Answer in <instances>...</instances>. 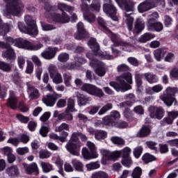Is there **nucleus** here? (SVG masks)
<instances>
[{
    "mask_svg": "<svg viewBox=\"0 0 178 178\" xmlns=\"http://www.w3.org/2000/svg\"><path fill=\"white\" fill-rule=\"evenodd\" d=\"M97 22L99 26H101L103 28L105 33L109 34L111 41H113L114 44H118V45L124 44V42H120V40H119V35L112 33L111 31H109V29H108V28H106V22H105L102 17H99L97 19Z\"/></svg>",
    "mask_w": 178,
    "mask_h": 178,
    "instance_id": "nucleus-11",
    "label": "nucleus"
},
{
    "mask_svg": "<svg viewBox=\"0 0 178 178\" xmlns=\"http://www.w3.org/2000/svg\"><path fill=\"white\" fill-rule=\"evenodd\" d=\"M142 159L145 162V163H149V162H154V161H156V157L148 153H146L145 155L143 156Z\"/></svg>",
    "mask_w": 178,
    "mask_h": 178,
    "instance_id": "nucleus-47",
    "label": "nucleus"
},
{
    "mask_svg": "<svg viewBox=\"0 0 178 178\" xmlns=\"http://www.w3.org/2000/svg\"><path fill=\"white\" fill-rule=\"evenodd\" d=\"M40 166L44 173H49V172H52V170H54V166L49 163L42 161L40 162Z\"/></svg>",
    "mask_w": 178,
    "mask_h": 178,
    "instance_id": "nucleus-39",
    "label": "nucleus"
},
{
    "mask_svg": "<svg viewBox=\"0 0 178 178\" xmlns=\"http://www.w3.org/2000/svg\"><path fill=\"white\" fill-rule=\"evenodd\" d=\"M61 97L62 95L54 92L53 95H47L46 97L43 98L42 102L47 106H54V105H55V102H56V99Z\"/></svg>",
    "mask_w": 178,
    "mask_h": 178,
    "instance_id": "nucleus-22",
    "label": "nucleus"
},
{
    "mask_svg": "<svg viewBox=\"0 0 178 178\" xmlns=\"http://www.w3.org/2000/svg\"><path fill=\"white\" fill-rule=\"evenodd\" d=\"M143 76L145 79L147 80V81L149 83V84H154L159 81V79L158 78V76H156V75L153 74L152 73H149V72L145 73L143 74Z\"/></svg>",
    "mask_w": 178,
    "mask_h": 178,
    "instance_id": "nucleus-32",
    "label": "nucleus"
},
{
    "mask_svg": "<svg viewBox=\"0 0 178 178\" xmlns=\"http://www.w3.org/2000/svg\"><path fill=\"white\" fill-rule=\"evenodd\" d=\"M11 80L16 86H20L22 84V80L20 79V76L19 75V72L15 71L14 74L11 76Z\"/></svg>",
    "mask_w": 178,
    "mask_h": 178,
    "instance_id": "nucleus-45",
    "label": "nucleus"
},
{
    "mask_svg": "<svg viewBox=\"0 0 178 178\" xmlns=\"http://www.w3.org/2000/svg\"><path fill=\"white\" fill-rule=\"evenodd\" d=\"M58 51L59 49L50 46L47 47L43 52H42L40 55L43 59L51 60V59H54V58L56 56V52Z\"/></svg>",
    "mask_w": 178,
    "mask_h": 178,
    "instance_id": "nucleus-16",
    "label": "nucleus"
},
{
    "mask_svg": "<svg viewBox=\"0 0 178 178\" xmlns=\"http://www.w3.org/2000/svg\"><path fill=\"white\" fill-rule=\"evenodd\" d=\"M100 166L101 165H99L98 161L90 162L86 165V168L89 172L91 170H95V169H99Z\"/></svg>",
    "mask_w": 178,
    "mask_h": 178,
    "instance_id": "nucleus-43",
    "label": "nucleus"
},
{
    "mask_svg": "<svg viewBox=\"0 0 178 178\" xmlns=\"http://www.w3.org/2000/svg\"><path fill=\"white\" fill-rule=\"evenodd\" d=\"M64 84L66 87H70L72 84V76L67 74H63Z\"/></svg>",
    "mask_w": 178,
    "mask_h": 178,
    "instance_id": "nucleus-58",
    "label": "nucleus"
},
{
    "mask_svg": "<svg viewBox=\"0 0 178 178\" xmlns=\"http://www.w3.org/2000/svg\"><path fill=\"white\" fill-rule=\"evenodd\" d=\"M99 151L103 156L102 160L103 165H106V163H108L107 161H115V159H116V155H118L116 151L111 152L105 149H100Z\"/></svg>",
    "mask_w": 178,
    "mask_h": 178,
    "instance_id": "nucleus-15",
    "label": "nucleus"
},
{
    "mask_svg": "<svg viewBox=\"0 0 178 178\" xmlns=\"http://www.w3.org/2000/svg\"><path fill=\"white\" fill-rule=\"evenodd\" d=\"M53 161L54 163L56 165L57 168H58V172L61 175V176H65V174H63V161L60 159V157L58 155H54L53 157Z\"/></svg>",
    "mask_w": 178,
    "mask_h": 178,
    "instance_id": "nucleus-26",
    "label": "nucleus"
},
{
    "mask_svg": "<svg viewBox=\"0 0 178 178\" xmlns=\"http://www.w3.org/2000/svg\"><path fill=\"white\" fill-rule=\"evenodd\" d=\"M10 65L2 61H0V70L3 72H10L11 70Z\"/></svg>",
    "mask_w": 178,
    "mask_h": 178,
    "instance_id": "nucleus-61",
    "label": "nucleus"
},
{
    "mask_svg": "<svg viewBox=\"0 0 178 178\" xmlns=\"http://www.w3.org/2000/svg\"><path fill=\"white\" fill-rule=\"evenodd\" d=\"M76 95L79 106H84L91 101V97L81 94L80 92H76Z\"/></svg>",
    "mask_w": 178,
    "mask_h": 178,
    "instance_id": "nucleus-24",
    "label": "nucleus"
},
{
    "mask_svg": "<svg viewBox=\"0 0 178 178\" xmlns=\"http://www.w3.org/2000/svg\"><path fill=\"white\" fill-rule=\"evenodd\" d=\"M58 9L60 10L62 13V15L59 14H53L51 15V19L53 20V22H56V23H69V20H70V17L69 15L65 13V10L66 12H68L69 13L74 12V7L69 6L65 3H58Z\"/></svg>",
    "mask_w": 178,
    "mask_h": 178,
    "instance_id": "nucleus-3",
    "label": "nucleus"
},
{
    "mask_svg": "<svg viewBox=\"0 0 178 178\" xmlns=\"http://www.w3.org/2000/svg\"><path fill=\"white\" fill-rule=\"evenodd\" d=\"M115 152L118 154L115 155L116 159L120 158V156H122V158H128L130 157V154H131V149L129 147H125L121 150H116Z\"/></svg>",
    "mask_w": 178,
    "mask_h": 178,
    "instance_id": "nucleus-27",
    "label": "nucleus"
},
{
    "mask_svg": "<svg viewBox=\"0 0 178 178\" xmlns=\"http://www.w3.org/2000/svg\"><path fill=\"white\" fill-rule=\"evenodd\" d=\"M151 133V129L149 126L144 125L137 134L138 137H146Z\"/></svg>",
    "mask_w": 178,
    "mask_h": 178,
    "instance_id": "nucleus-38",
    "label": "nucleus"
},
{
    "mask_svg": "<svg viewBox=\"0 0 178 178\" xmlns=\"http://www.w3.org/2000/svg\"><path fill=\"white\" fill-rule=\"evenodd\" d=\"M82 155L85 159H95L98 156V153L97 152H91L90 153L87 147H83Z\"/></svg>",
    "mask_w": 178,
    "mask_h": 178,
    "instance_id": "nucleus-30",
    "label": "nucleus"
},
{
    "mask_svg": "<svg viewBox=\"0 0 178 178\" xmlns=\"http://www.w3.org/2000/svg\"><path fill=\"white\" fill-rule=\"evenodd\" d=\"M108 137V133L105 131H97L95 134V138L96 140H98L99 141L101 140H105Z\"/></svg>",
    "mask_w": 178,
    "mask_h": 178,
    "instance_id": "nucleus-42",
    "label": "nucleus"
},
{
    "mask_svg": "<svg viewBox=\"0 0 178 178\" xmlns=\"http://www.w3.org/2000/svg\"><path fill=\"white\" fill-rule=\"evenodd\" d=\"M90 9L99 12V9H101V1L99 0H92Z\"/></svg>",
    "mask_w": 178,
    "mask_h": 178,
    "instance_id": "nucleus-49",
    "label": "nucleus"
},
{
    "mask_svg": "<svg viewBox=\"0 0 178 178\" xmlns=\"http://www.w3.org/2000/svg\"><path fill=\"white\" fill-rule=\"evenodd\" d=\"M59 62H67L69 60V54L67 53H61L58 56Z\"/></svg>",
    "mask_w": 178,
    "mask_h": 178,
    "instance_id": "nucleus-64",
    "label": "nucleus"
},
{
    "mask_svg": "<svg viewBox=\"0 0 178 178\" xmlns=\"http://www.w3.org/2000/svg\"><path fill=\"white\" fill-rule=\"evenodd\" d=\"M154 38L155 35L149 33H145L139 38L138 42H141L142 44H145V42L150 41V40H152V38Z\"/></svg>",
    "mask_w": 178,
    "mask_h": 178,
    "instance_id": "nucleus-34",
    "label": "nucleus"
},
{
    "mask_svg": "<svg viewBox=\"0 0 178 178\" xmlns=\"http://www.w3.org/2000/svg\"><path fill=\"white\" fill-rule=\"evenodd\" d=\"M79 137L82 141H87V136L80 132L72 133L71 140L66 145V149L70 154L79 156L80 155V148L81 143L79 140Z\"/></svg>",
    "mask_w": 178,
    "mask_h": 178,
    "instance_id": "nucleus-2",
    "label": "nucleus"
},
{
    "mask_svg": "<svg viewBox=\"0 0 178 178\" xmlns=\"http://www.w3.org/2000/svg\"><path fill=\"white\" fill-rule=\"evenodd\" d=\"M29 149L27 147H18L16 149V152L18 155H26V154H29Z\"/></svg>",
    "mask_w": 178,
    "mask_h": 178,
    "instance_id": "nucleus-62",
    "label": "nucleus"
},
{
    "mask_svg": "<svg viewBox=\"0 0 178 178\" xmlns=\"http://www.w3.org/2000/svg\"><path fill=\"white\" fill-rule=\"evenodd\" d=\"M5 41L7 45H31L30 41L24 40L23 38L13 39L12 37H6Z\"/></svg>",
    "mask_w": 178,
    "mask_h": 178,
    "instance_id": "nucleus-20",
    "label": "nucleus"
},
{
    "mask_svg": "<svg viewBox=\"0 0 178 178\" xmlns=\"http://www.w3.org/2000/svg\"><path fill=\"white\" fill-rule=\"evenodd\" d=\"M91 178H109V175L104 171H97L92 174Z\"/></svg>",
    "mask_w": 178,
    "mask_h": 178,
    "instance_id": "nucleus-46",
    "label": "nucleus"
},
{
    "mask_svg": "<svg viewBox=\"0 0 178 178\" xmlns=\"http://www.w3.org/2000/svg\"><path fill=\"white\" fill-rule=\"evenodd\" d=\"M67 111H70V112H74V99L70 98L68 99L67 108Z\"/></svg>",
    "mask_w": 178,
    "mask_h": 178,
    "instance_id": "nucleus-63",
    "label": "nucleus"
},
{
    "mask_svg": "<svg viewBox=\"0 0 178 178\" xmlns=\"http://www.w3.org/2000/svg\"><path fill=\"white\" fill-rule=\"evenodd\" d=\"M111 141L113 143V144H115L116 145L121 147H123V145L125 144L124 140L118 136L111 137Z\"/></svg>",
    "mask_w": 178,
    "mask_h": 178,
    "instance_id": "nucleus-44",
    "label": "nucleus"
},
{
    "mask_svg": "<svg viewBox=\"0 0 178 178\" xmlns=\"http://www.w3.org/2000/svg\"><path fill=\"white\" fill-rule=\"evenodd\" d=\"M145 28V24L144 22V20L143 19L138 18L136 19L134 30L135 32H136L137 34L138 33H141L143 30Z\"/></svg>",
    "mask_w": 178,
    "mask_h": 178,
    "instance_id": "nucleus-31",
    "label": "nucleus"
},
{
    "mask_svg": "<svg viewBox=\"0 0 178 178\" xmlns=\"http://www.w3.org/2000/svg\"><path fill=\"white\" fill-rule=\"evenodd\" d=\"M91 49H92L93 52L96 54L94 55L92 53H88L90 54L93 56L94 60H97L96 58L99 56V58H101V59H106L107 60H112L113 59V56L110 55L109 54L106 52H102L99 51V46L98 45H92L90 46Z\"/></svg>",
    "mask_w": 178,
    "mask_h": 178,
    "instance_id": "nucleus-12",
    "label": "nucleus"
},
{
    "mask_svg": "<svg viewBox=\"0 0 178 178\" xmlns=\"http://www.w3.org/2000/svg\"><path fill=\"white\" fill-rule=\"evenodd\" d=\"M39 156L40 159H47V158H49L51 156V153L48 152V150H40L39 152Z\"/></svg>",
    "mask_w": 178,
    "mask_h": 178,
    "instance_id": "nucleus-59",
    "label": "nucleus"
},
{
    "mask_svg": "<svg viewBox=\"0 0 178 178\" xmlns=\"http://www.w3.org/2000/svg\"><path fill=\"white\" fill-rule=\"evenodd\" d=\"M51 79L53 80V83L55 84H60V83H63V79L62 78V75L59 72H56V74H53V75L50 76Z\"/></svg>",
    "mask_w": 178,
    "mask_h": 178,
    "instance_id": "nucleus-40",
    "label": "nucleus"
},
{
    "mask_svg": "<svg viewBox=\"0 0 178 178\" xmlns=\"http://www.w3.org/2000/svg\"><path fill=\"white\" fill-rule=\"evenodd\" d=\"M102 123L105 126H115V122H112V118L109 116H106L102 120Z\"/></svg>",
    "mask_w": 178,
    "mask_h": 178,
    "instance_id": "nucleus-56",
    "label": "nucleus"
},
{
    "mask_svg": "<svg viewBox=\"0 0 178 178\" xmlns=\"http://www.w3.org/2000/svg\"><path fill=\"white\" fill-rule=\"evenodd\" d=\"M8 105L11 109H16L17 108V97L15 95L13 90L10 91V97L8 100Z\"/></svg>",
    "mask_w": 178,
    "mask_h": 178,
    "instance_id": "nucleus-25",
    "label": "nucleus"
},
{
    "mask_svg": "<svg viewBox=\"0 0 178 178\" xmlns=\"http://www.w3.org/2000/svg\"><path fill=\"white\" fill-rule=\"evenodd\" d=\"M63 130H66L67 131H69V124L66 123H62L60 126L56 127L55 128V131L58 133H60V131H63Z\"/></svg>",
    "mask_w": 178,
    "mask_h": 178,
    "instance_id": "nucleus-54",
    "label": "nucleus"
},
{
    "mask_svg": "<svg viewBox=\"0 0 178 178\" xmlns=\"http://www.w3.org/2000/svg\"><path fill=\"white\" fill-rule=\"evenodd\" d=\"M165 55H166V50L165 49H158L154 52V58L157 62H161L165 57Z\"/></svg>",
    "mask_w": 178,
    "mask_h": 178,
    "instance_id": "nucleus-33",
    "label": "nucleus"
},
{
    "mask_svg": "<svg viewBox=\"0 0 178 178\" xmlns=\"http://www.w3.org/2000/svg\"><path fill=\"white\" fill-rule=\"evenodd\" d=\"M25 23L27 27L23 25L22 22H18V29L21 33H25L32 37H37L38 35V28H37V24L33 19V17L30 15H26L24 17Z\"/></svg>",
    "mask_w": 178,
    "mask_h": 178,
    "instance_id": "nucleus-5",
    "label": "nucleus"
},
{
    "mask_svg": "<svg viewBox=\"0 0 178 178\" xmlns=\"http://www.w3.org/2000/svg\"><path fill=\"white\" fill-rule=\"evenodd\" d=\"M159 19V14L158 13H153L147 16V27L151 29L154 23H156V20Z\"/></svg>",
    "mask_w": 178,
    "mask_h": 178,
    "instance_id": "nucleus-28",
    "label": "nucleus"
},
{
    "mask_svg": "<svg viewBox=\"0 0 178 178\" xmlns=\"http://www.w3.org/2000/svg\"><path fill=\"white\" fill-rule=\"evenodd\" d=\"M143 76H144V74L136 73L135 75L136 86L138 88L143 86Z\"/></svg>",
    "mask_w": 178,
    "mask_h": 178,
    "instance_id": "nucleus-52",
    "label": "nucleus"
},
{
    "mask_svg": "<svg viewBox=\"0 0 178 178\" xmlns=\"http://www.w3.org/2000/svg\"><path fill=\"white\" fill-rule=\"evenodd\" d=\"M26 86L29 99H38V98H40L41 95V94L40 93V90L34 87V86L31 84V82L26 83Z\"/></svg>",
    "mask_w": 178,
    "mask_h": 178,
    "instance_id": "nucleus-18",
    "label": "nucleus"
},
{
    "mask_svg": "<svg viewBox=\"0 0 178 178\" xmlns=\"http://www.w3.org/2000/svg\"><path fill=\"white\" fill-rule=\"evenodd\" d=\"M17 47L20 49H26V51H39L42 48L41 45H17Z\"/></svg>",
    "mask_w": 178,
    "mask_h": 178,
    "instance_id": "nucleus-36",
    "label": "nucleus"
},
{
    "mask_svg": "<svg viewBox=\"0 0 178 178\" xmlns=\"http://www.w3.org/2000/svg\"><path fill=\"white\" fill-rule=\"evenodd\" d=\"M22 166L24 167V172L26 175H33V173H35L36 176L40 175V169L36 163H31V164L24 163Z\"/></svg>",
    "mask_w": 178,
    "mask_h": 178,
    "instance_id": "nucleus-19",
    "label": "nucleus"
},
{
    "mask_svg": "<svg viewBox=\"0 0 178 178\" xmlns=\"http://www.w3.org/2000/svg\"><path fill=\"white\" fill-rule=\"evenodd\" d=\"M77 27V33L74 34V38L76 40H84V38H87L89 37L90 34L86 29L84 28V24L80 22L76 25Z\"/></svg>",
    "mask_w": 178,
    "mask_h": 178,
    "instance_id": "nucleus-17",
    "label": "nucleus"
},
{
    "mask_svg": "<svg viewBox=\"0 0 178 178\" xmlns=\"http://www.w3.org/2000/svg\"><path fill=\"white\" fill-rule=\"evenodd\" d=\"M112 108H113L112 104L108 103L99 110V111L98 112V115H105V113H106L108 111H111Z\"/></svg>",
    "mask_w": 178,
    "mask_h": 178,
    "instance_id": "nucleus-48",
    "label": "nucleus"
},
{
    "mask_svg": "<svg viewBox=\"0 0 178 178\" xmlns=\"http://www.w3.org/2000/svg\"><path fill=\"white\" fill-rule=\"evenodd\" d=\"M86 56L90 60V66L92 67H97L96 70H95L96 74L100 76L101 77L105 76L106 73L105 64H104L102 62L94 60V56H92V55H91L90 54H87Z\"/></svg>",
    "mask_w": 178,
    "mask_h": 178,
    "instance_id": "nucleus-8",
    "label": "nucleus"
},
{
    "mask_svg": "<svg viewBox=\"0 0 178 178\" xmlns=\"http://www.w3.org/2000/svg\"><path fill=\"white\" fill-rule=\"evenodd\" d=\"M116 3L119 6H122L127 13H125L126 23L128 26V29L129 31L133 29V22H134V18L131 17V13H128L129 12H133L134 10V5L136 3L133 0H115Z\"/></svg>",
    "mask_w": 178,
    "mask_h": 178,
    "instance_id": "nucleus-6",
    "label": "nucleus"
},
{
    "mask_svg": "<svg viewBox=\"0 0 178 178\" xmlns=\"http://www.w3.org/2000/svg\"><path fill=\"white\" fill-rule=\"evenodd\" d=\"M34 72V64L31 61H28L26 64V68L25 70V73L26 74H31Z\"/></svg>",
    "mask_w": 178,
    "mask_h": 178,
    "instance_id": "nucleus-53",
    "label": "nucleus"
},
{
    "mask_svg": "<svg viewBox=\"0 0 178 178\" xmlns=\"http://www.w3.org/2000/svg\"><path fill=\"white\" fill-rule=\"evenodd\" d=\"M67 49L69 51H73L74 52H76V54H79V52H83V47L80 46H76V47H74L73 45L67 46Z\"/></svg>",
    "mask_w": 178,
    "mask_h": 178,
    "instance_id": "nucleus-55",
    "label": "nucleus"
},
{
    "mask_svg": "<svg viewBox=\"0 0 178 178\" xmlns=\"http://www.w3.org/2000/svg\"><path fill=\"white\" fill-rule=\"evenodd\" d=\"M104 2L106 3L103 5L104 12L106 15H108L111 18H112L114 22H118V17H116L118 9H116V7H115L113 3H112V0H104Z\"/></svg>",
    "mask_w": 178,
    "mask_h": 178,
    "instance_id": "nucleus-9",
    "label": "nucleus"
},
{
    "mask_svg": "<svg viewBox=\"0 0 178 178\" xmlns=\"http://www.w3.org/2000/svg\"><path fill=\"white\" fill-rule=\"evenodd\" d=\"M116 80L118 83H109V86L113 87L115 91L125 92V91L131 90V86H130V84L133 83V76H131V73L127 72L122 74L121 76H118Z\"/></svg>",
    "mask_w": 178,
    "mask_h": 178,
    "instance_id": "nucleus-1",
    "label": "nucleus"
},
{
    "mask_svg": "<svg viewBox=\"0 0 178 178\" xmlns=\"http://www.w3.org/2000/svg\"><path fill=\"white\" fill-rule=\"evenodd\" d=\"M6 172L11 177H17L20 175V171L17 165H11L6 168Z\"/></svg>",
    "mask_w": 178,
    "mask_h": 178,
    "instance_id": "nucleus-29",
    "label": "nucleus"
},
{
    "mask_svg": "<svg viewBox=\"0 0 178 178\" xmlns=\"http://www.w3.org/2000/svg\"><path fill=\"white\" fill-rule=\"evenodd\" d=\"M2 48L6 49L5 51L3 52L2 56L3 58H6L7 60H15L16 59V53H15V50L10 47L8 45L1 46Z\"/></svg>",
    "mask_w": 178,
    "mask_h": 178,
    "instance_id": "nucleus-23",
    "label": "nucleus"
},
{
    "mask_svg": "<svg viewBox=\"0 0 178 178\" xmlns=\"http://www.w3.org/2000/svg\"><path fill=\"white\" fill-rule=\"evenodd\" d=\"M49 127L42 125L40 129V134L42 137H47V136H48V133H49Z\"/></svg>",
    "mask_w": 178,
    "mask_h": 178,
    "instance_id": "nucleus-57",
    "label": "nucleus"
},
{
    "mask_svg": "<svg viewBox=\"0 0 178 178\" xmlns=\"http://www.w3.org/2000/svg\"><path fill=\"white\" fill-rule=\"evenodd\" d=\"M8 2L6 5V9L2 10L3 16H19L22 12V9L24 8V5L20 0H4Z\"/></svg>",
    "mask_w": 178,
    "mask_h": 178,
    "instance_id": "nucleus-4",
    "label": "nucleus"
},
{
    "mask_svg": "<svg viewBox=\"0 0 178 178\" xmlns=\"http://www.w3.org/2000/svg\"><path fill=\"white\" fill-rule=\"evenodd\" d=\"M150 118L161 120L165 116V110L162 107H155L151 106L148 108Z\"/></svg>",
    "mask_w": 178,
    "mask_h": 178,
    "instance_id": "nucleus-13",
    "label": "nucleus"
},
{
    "mask_svg": "<svg viewBox=\"0 0 178 178\" xmlns=\"http://www.w3.org/2000/svg\"><path fill=\"white\" fill-rule=\"evenodd\" d=\"M147 28L149 31H154H154H157V33H159L163 30V24L161 22H154L151 28Z\"/></svg>",
    "mask_w": 178,
    "mask_h": 178,
    "instance_id": "nucleus-37",
    "label": "nucleus"
},
{
    "mask_svg": "<svg viewBox=\"0 0 178 178\" xmlns=\"http://www.w3.org/2000/svg\"><path fill=\"white\" fill-rule=\"evenodd\" d=\"M13 29V26H12V24H3L1 29L0 30V33L1 35H5L8 34V33H9V31H10V30H12Z\"/></svg>",
    "mask_w": 178,
    "mask_h": 178,
    "instance_id": "nucleus-41",
    "label": "nucleus"
},
{
    "mask_svg": "<svg viewBox=\"0 0 178 178\" xmlns=\"http://www.w3.org/2000/svg\"><path fill=\"white\" fill-rule=\"evenodd\" d=\"M72 162L73 166L78 172H83V163L81 162L76 159H73Z\"/></svg>",
    "mask_w": 178,
    "mask_h": 178,
    "instance_id": "nucleus-51",
    "label": "nucleus"
},
{
    "mask_svg": "<svg viewBox=\"0 0 178 178\" xmlns=\"http://www.w3.org/2000/svg\"><path fill=\"white\" fill-rule=\"evenodd\" d=\"M162 90H163V86L161 84H157L154 86L152 88H148L147 89V93L149 94L150 95H152L154 92H156V93L161 92Z\"/></svg>",
    "mask_w": 178,
    "mask_h": 178,
    "instance_id": "nucleus-35",
    "label": "nucleus"
},
{
    "mask_svg": "<svg viewBox=\"0 0 178 178\" xmlns=\"http://www.w3.org/2000/svg\"><path fill=\"white\" fill-rule=\"evenodd\" d=\"M153 8H155V5L152 4L151 0H145L138 6V10L139 13H144V12L151 10Z\"/></svg>",
    "mask_w": 178,
    "mask_h": 178,
    "instance_id": "nucleus-21",
    "label": "nucleus"
},
{
    "mask_svg": "<svg viewBox=\"0 0 178 178\" xmlns=\"http://www.w3.org/2000/svg\"><path fill=\"white\" fill-rule=\"evenodd\" d=\"M142 154H143V147L138 146L134 149V155L135 158H136L137 159L138 158H140V156H141Z\"/></svg>",
    "mask_w": 178,
    "mask_h": 178,
    "instance_id": "nucleus-60",
    "label": "nucleus"
},
{
    "mask_svg": "<svg viewBox=\"0 0 178 178\" xmlns=\"http://www.w3.org/2000/svg\"><path fill=\"white\" fill-rule=\"evenodd\" d=\"M178 88L173 87H168L163 92V95L160 96L161 101L167 105V106H172L173 103H176V98H175V95L177 94Z\"/></svg>",
    "mask_w": 178,
    "mask_h": 178,
    "instance_id": "nucleus-7",
    "label": "nucleus"
},
{
    "mask_svg": "<svg viewBox=\"0 0 178 178\" xmlns=\"http://www.w3.org/2000/svg\"><path fill=\"white\" fill-rule=\"evenodd\" d=\"M81 90L82 91H85V92L90 94V95H95V97H99V98H102V97L104 96L102 90L92 84L85 83L82 86Z\"/></svg>",
    "mask_w": 178,
    "mask_h": 178,
    "instance_id": "nucleus-10",
    "label": "nucleus"
},
{
    "mask_svg": "<svg viewBox=\"0 0 178 178\" xmlns=\"http://www.w3.org/2000/svg\"><path fill=\"white\" fill-rule=\"evenodd\" d=\"M122 164L123 166H125V168H130L131 165H133V161H131V157H124L122 158Z\"/></svg>",
    "mask_w": 178,
    "mask_h": 178,
    "instance_id": "nucleus-50",
    "label": "nucleus"
},
{
    "mask_svg": "<svg viewBox=\"0 0 178 178\" xmlns=\"http://www.w3.org/2000/svg\"><path fill=\"white\" fill-rule=\"evenodd\" d=\"M90 6L86 2H82L81 5V12H83V19L88 22V23H92V22L95 21V15L91 14L90 12Z\"/></svg>",
    "mask_w": 178,
    "mask_h": 178,
    "instance_id": "nucleus-14",
    "label": "nucleus"
}]
</instances>
